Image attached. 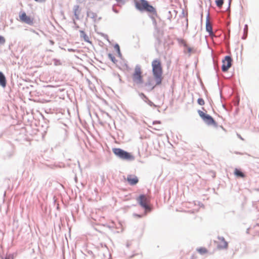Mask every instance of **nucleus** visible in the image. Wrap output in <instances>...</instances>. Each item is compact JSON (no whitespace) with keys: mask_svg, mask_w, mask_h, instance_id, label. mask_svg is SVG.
Segmentation results:
<instances>
[{"mask_svg":"<svg viewBox=\"0 0 259 259\" xmlns=\"http://www.w3.org/2000/svg\"><path fill=\"white\" fill-rule=\"evenodd\" d=\"M117 2L120 5H124L125 3V2L123 0H116Z\"/></svg>","mask_w":259,"mask_h":259,"instance_id":"28","label":"nucleus"},{"mask_svg":"<svg viewBox=\"0 0 259 259\" xmlns=\"http://www.w3.org/2000/svg\"><path fill=\"white\" fill-rule=\"evenodd\" d=\"M68 51L70 52H74V50L72 49H68Z\"/></svg>","mask_w":259,"mask_h":259,"instance_id":"36","label":"nucleus"},{"mask_svg":"<svg viewBox=\"0 0 259 259\" xmlns=\"http://www.w3.org/2000/svg\"><path fill=\"white\" fill-rule=\"evenodd\" d=\"M231 1L232 0H229V6H228V9H230Z\"/></svg>","mask_w":259,"mask_h":259,"instance_id":"38","label":"nucleus"},{"mask_svg":"<svg viewBox=\"0 0 259 259\" xmlns=\"http://www.w3.org/2000/svg\"><path fill=\"white\" fill-rule=\"evenodd\" d=\"M218 239L220 241V243L218 244V248L219 249H227L228 248V242L225 240L223 236H218Z\"/></svg>","mask_w":259,"mask_h":259,"instance_id":"9","label":"nucleus"},{"mask_svg":"<svg viewBox=\"0 0 259 259\" xmlns=\"http://www.w3.org/2000/svg\"><path fill=\"white\" fill-rule=\"evenodd\" d=\"M53 61L55 66L61 65V63L60 61L57 59H53Z\"/></svg>","mask_w":259,"mask_h":259,"instance_id":"24","label":"nucleus"},{"mask_svg":"<svg viewBox=\"0 0 259 259\" xmlns=\"http://www.w3.org/2000/svg\"><path fill=\"white\" fill-rule=\"evenodd\" d=\"M113 153L118 158L124 159L131 160L134 159V157L131 153L124 151V150L115 148L113 149Z\"/></svg>","mask_w":259,"mask_h":259,"instance_id":"3","label":"nucleus"},{"mask_svg":"<svg viewBox=\"0 0 259 259\" xmlns=\"http://www.w3.org/2000/svg\"><path fill=\"white\" fill-rule=\"evenodd\" d=\"M197 103L200 105H203L205 104V102L202 98H198L197 100Z\"/></svg>","mask_w":259,"mask_h":259,"instance_id":"26","label":"nucleus"},{"mask_svg":"<svg viewBox=\"0 0 259 259\" xmlns=\"http://www.w3.org/2000/svg\"><path fill=\"white\" fill-rule=\"evenodd\" d=\"M50 43L51 44L53 45L54 42L53 40H50Z\"/></svg>","mask_w":259,"mask_h":259,"instance_id":"41","label":"nucleus"},{"mask_svg":"<svg viewBox=\"0 0 259 259\" xmlns=\"http://www.w3.org/2000/svg\"><path fill=\"white\" fill-rule=\"evenodd\" d=\"M248 31V25L245 24L244 28V32L247 33Z\"/></svg>","mask_w":259,"mask_h":259,"instance_id":"29","label":"nucleus"},{"mask_svg":"<svg viewBox=\"0 0 259 259\" xmlns=\"http://www.w3.org/2000/svg\"><path fill=\"white\" fill-rule=\"evenodd\" d=\"M135 8L138 11L143 12H146L151 13L154 16H157L156 9L151 5L146 0H134Z\"/></svg>","mask_w":259,"mask_h":259,"instance_id":"2","label":"nucleus"},{"mask_svg":"<svg viewBox=\"0 0 259 259\" xmlns=\"http://www.w3.org/2000/svg\"><path fill=\"white\" fill-rule=\"evenodd\" d=\"M154 130H159V128H155H155H154Z\"/></svg>","mask_w":259,"mask_h":259,"instance_id":"42","label":"nucleus"},{"mask_svg":"<svg viewBox=\"0 0 259 259\" xmlns=\"http://www.w3.org/2000/svg\"><path fill=\"white\" fill-rule=\"evenodd\" d=\"M108 58L111 60V61L114 63H116L117 61V60L115 59V57L111 53H109L108 54Z\"/></svg>","mask_w":259,"mask_h":259,"instance_id":"22","label":"nucleus"},{"mask_svg":"<svg viewBox=\"0 0 259 259\" xmlns=\"http://www.w3.org/2000/svg\"><path fill=\"white\" fill-rule=\"evenodd\" d=\"M114 48L115 50L116 51V52H117L118 57H121L122 55L120 52L119 46L117 44H116L114 45Z\"/></svg>","mask_w":259,"mask_h":259,"instance_id":"20","label":"nucleus"},{"mask_svg":"<svg viewBox=\"0 0 259 259\" xmlns=\"http://www.w3.org/2000/svg\"><path fill=\"white\" fill-rule=\"evenodd\" d=\"M79 8V7L78 5H75L74 6V8H73L74 15L76 19H79L78 14H77V12Z\"/></svg>","mask_w":259,"mask_h":259,"instance_id":"19","label":"nucleus"},{"mask_svg":"<svg viewBox=\"0 0 259 259\" xmlns=\"http://www.w3.org/2000/svg\"><path fill=\"white\" fill-rule=\"evenodd\" d=\"M224 0H215V3L217 6L220 8H222L224 4Z\"/></svg>","mask_w":259,"mask_h":259,"instance_id":"21","label":"nucleus"},{"mask_svg":"<svg viewBox=\"0 0 259 259\" xmlns=\"http://www.w3.org/2000/svg\"><path fill=\"white\" fill-rule=\"evenodd\" d=\"M135 255V254H133V255H132L131 256V257H133V256H134Z\"/></svg>","mask_w":259,"mask_h":259,"instance_id":"43","label":"nucleus"},{"mask_svg":"<svg viewBox=\"0 0 259 259\" xmlns=\"http://www.w3.org/2000/svg\"><path fill=\"white\" fill-rule=\"evenodd\" d=\"M73 23L76 25L75 27V29H78L79 28V26L78 25H76V22H75L74 20H73Z\"/></svg>","mask_w":259,"mask_h":259,"instance_id":"35","label":"nucleus"},{"mask_svg":"<svg viewBox=\"0 0 259 259\" xmlns=\"http://www.w3.org/2000/svg\"><path fill=\"white\" fill-rule=\"evenodd\" d=\"M113 11L116 13H118V11L117 10H116V9H114V8H113Z\"/></svg>","mask_w":259,"mask_h":259,"instance_id":"39","label":"nucleus"},{"mask_svg":"<svg viewBox=\"0 0 259 259\" xmlns=\"http://www.w3.org/2000/svg\"><path fill=\"white\" fill-rule=\"evenodd\" d=\"M189 51L190 52L191 51V49H189Z\"/></svg>","mask_w":259,"mask_h":259,"instance_id":"45","label":"nucleus"},{"mask_svg":"<svg viewBox=\"0 0 259 259\" xmlns=\"http://www.w3.org/2000/svg\"><path fill=\"white\" fill-rule=\"evenodd\" d=\"M104 246H105V247H107V246H106V245H105V244L104 245Z\"/></svg>","mask_w":259,"mask_h":259,"instance_id":"44","label":"nucleus"},{"mask_svg":"<svg viewBox=\"0 0 259 259\" xmlns=\"http://www.w3.org/2000/svg\"><path fill=\"white\" fill-rule=\"evenodd\" d=\"M102 35L104 36V37L108 41H109V39H108V36L107 34H102Z\"/></svg>","mask_w":259,"mask_h":259,"instance_id":"33","label":"nucleus"},{"mask_svg":"<svg viewBox=\"0 0 259 259\" xmlns=\"http://www.w3.org/2000/svg\"><path fill=\"white\" fill-rule=\"evenodd\" d=\"M46 0H35V1L37 2H45Z\"/></svg>","mask_w":259,"mask_h":259,"instance_id":"37","label":"nucleus"},{"mask_svg":"<svg viewBox=\"0 0 259 259\" xmlns=\"http://www.w3.org/2000/svg\"><path fill=\"white\" fill-rule=\"evenodd\" d=\"M6 84L7 81L6 77L4 74L2 72L0 71V85L2 87L5 88L6 87Z\"/></svg>","mask_w":259,"mask_h":259,"instance_id":"14","label":"nucleus"},{"mask_svg":"<svg viewBox=\"0 0 259 259\" xmlns=\"http://www.w3.org/2000/svg\"><path fill=\"white\" fill-rule=\"evenodd\" d=\"M197 250L201 254H203L207 252V249L204 247H200Z\"/></svg>","mask_w":259,"mask_h":259,"instance_id":"23","label":"nucleus"},{"mask_svg":"<svg viewBox=\"0 0 259 259\" xmlns=\"http://www.w3.org/2000/svg\"><path fill=\"white\" fill-rule=\"evenodd\" d=\"M19 17L21 21L29 25H32L33 24V19L29 16H27L25 12H23L20 15Z\"/></svg>","mask_w":259,"mask_h":259,"instance_id":"8","label":"nucleus"},{"mask_svg":"<svg viewBox=\"0 0 259 259\" xmlns=\"http://www.w3.org/2000/svg\"><path fill=\"white\" fill-rule=\"evenodd\" d=\"M126 180L132 186L135 185L139 182V179L137 176L131 175H127Z\"/></svg>","mask_w":259,"mask_h":259,"instance_id":"10","label":"nucleus"},{"mask_svg":"<svg viewBox=\"0 0 259 259\" xmlns=\"http://www.w3.org/2000/svg\"><path fill=\"white\" fill-rule=\"evenodd\" d=\"M152 73L156 85H160L162 80V68L160 61L156 59L152 62Z\"/></svg>","mask_w":259,"mask_h":259,"instance_id":"1","label":"nucleus"},{"mask_svg":"<svg viewBox=\"0 0 259 259\" xmlns=\"http://www.w3.org/2000/svg\"><path fill=\"white\" fill-rule=\"evenodd\" d=\"M234 174L236 176L240 178H244L245 177V175L243 173V172L241 170L237 168H235Z\"/></svg>","mask_w":259,"mask_h":259,"instance_id":"17","label":"nucleus"},{"mask_svg":"<svg viewBox=\"0 0 259 259\" xmlns=\"http://www.w3.org/2000/svg\"><path fill=\"white\" fill-rule=\"evenodd\" d=\"M232 59L231 56H226L224 59L222 60L223 65L222 70L223 72H226L232 65Z\"/></svg>","mask_w":259,"mask_h":259,"instance_id":"7","label":"nucleus"},{"mask_svg":"<svg viewBox=\"0 0 259 259\" xmlns=\"http://www.w3.org/2000/svg\"><path fill=\"white\" fill-rule=\"evenodd\" d=\"M139 96L143 100V101L147 103L150 106L156 107V105H155L151 101H150L144 94L141 93L139 94Z\"/></svg>","mask_w":259,"mask_h":259,"instance_id":"12","label":"nucleus"},{"mask_svg":"<svg viewBox=\"0 0 259 259\" xmlns=\"http://www.w3.org/2000/svg\"><path fill=\"white\" fill-rule=\"evenodd\" d=\"M87 14L88 17L92 19L94 22H96L97 15L95 13L91 11H88Z\"/></svg>","mask_w":259,"mask_h":259,"instance_id":"16","label":"nucleus"},{"mask_svg":"<svg viewBox=\"0 0 259 259\" xmlns=\"http://www.w3.org/2000/svg\"><path fill=\"white\" fill-rule=\"evenodd\" d=\"M160 123H161V121H159V120H155V121H153V123H152V124H153V125L156 124H160Z\"/></svg>","mask_w":259,"mask_h":259,"instance_id":"30","label":"nucleus"},{"mask_svg":"<svg viewBox=\"0 0 259 259\" xmlns=\"http://www.w3.org/2000/svg\"><path fill=\"white\" fill-rule=\"evenodd\" d=\"M131 245V244L130 242H127V243L126 244V247L128 248Z\"/></svg>","mask_w":259,"mask_h":259,"instance_id":"34","label":"nucleus"},{"mask_svg":"<svg viewBox=\"0 0 259 259\" xmlns=\"http://www.w3.org/2000/svg\"><path fill=\"white\" fill-rule=\"evenodd\" d=\"M132 79L133 81L137 84H140L143 83L141 69L139 65L136 66L134 73L132 75Z\"/></svg>","mask_w":259,"mask_h":259,"instance_id":"4","label":"nucleus"},{"mask_svg":"<svg viewBox=\"0 0 259 259\" xmlns=\"http://www.w3.org/2000/svg\"><path fill=\"white\" fill-rule=\"evenodd\" d=\"M3 259H14L13 255L11 254L7 255L5 257L3 258Z\"/></svg>","mask_w":259,"mask_h":259,"instance_id":"27","label":"nucleus"},{"mask_svg":"<svg viewBox=\"0 0 259 259\" xmlns=\"http://www.w3.org/2000/svg\"><path fill=\"white\" fill-rule=\"evenodd\" d=\"M145 87L148 88V90L149 91H151L153 90L154 88L157 85L154 84V80L152 78L149 77L148 79V81L145 84Z\"/></svg>","mask_w":259,"mask_h":259,"instance_id":"11","label":"nucleus"},{"mask_svg":"<svg viewBox=\"0 0 259 259\" xmlns=\"http://www.w3.org/2000/svg\"><path fill=\"white\" fill-rule=\"evenodd\" d=\"M80 32V37L81 38H83V40L85 42H91L90 41V38L88 35L84 32L83 30H79Z\"/></svg>","mask_w":259,"mask_h":259,"instance_id":"15","label":"nucleus"},{"mask_svg":"<svg viewBox=\"0 0 259 259\" xmlns=\"http://www.w3.org/2000/svg\"><path fill=\"white\" fill-rule=\"evenodd\" d=\"M136 200L140 205V206L145 209V211H150L151 210V208L148 204L149 200L146 195H140L137 198Z\"/></svg>","mask_w":259,"mask_h":259,"instance_id":"5","label":"nucleus"},{"mask_svg":"<svg viewBox=\"0 0 259 259\" xmlns=\"http://www.w3.org/2000/svg\"><path fill=\"white\" fill-rule=\"evenodd\" d=\"M237 136H238V137L239 138H240L241 140H243V139L241 137V136H240V135H238H238H237Z\"/></svg>","mask_w":259,"mask_h":259,"instance_id":"40","label":"nucleus"},{"mask_svg":"<svg viewBox=\"0 0 259 259\" xmlns=\"http://www.w3.org/2000/svg\"><path fill=\"white\" fill-rule=\"evenodd\" d=\"M6 42V39L5 37L2 35H0V45H4Z\"/></svg>","mask_w":259,"mask_h":259,"instance_id":"25","label":"nucleus"},{"mask_svg":"<svg viewBox=\"0 0 259 259\" xmlns=\"http://www.w3.org/2000/svg\"><path fill=\"white\" fill-rule=\"evenodd\" d=\"M198 113L203 121L207 125H217L216 121L209 114H206L200 110L198 111Z\"/></svg>","mask_w":259,"mask_h":259,"instance_id":"6","label":"nucleus"},{"mask_svg":"<svg viewBox=\"0 0 259 259\" xmlns=\"http://www.w3.org/2000/svg\"><path fill=\"white\" fill-rule=\"evenodd\" d=\"M209 14L208 13L206 20V30L209 33V35H211L213 33V31L212 27L209 23Z\"/></svg>","mask_w":259,"mask_h":259,"instance_id":"13","label":"nucleus"},{"mask_svg":"<svg viewBox=\"0 0 259 259\" xmlns=\"http://www.w3.org/2000/svg\"><path fill=\"white\" fill-rule=\"evenodd\" d=\"M247 36V33H245V32H244V34H243V35L242 36V38L243 39H246V38Z\"/></svg>","mask_w":259,"mask_h":259,"instance_id":"32","label":"nucleus"},{"mask_svg":"<svg viewBox=\"0 0 259 259\" xmlns=\"http://www.w3.org/2000/svg\"><path fill=\"white\" fill-rule=\"evenodd\" d=\"M151 18L152 19V24L154 25V29H155V31H156L157 32H159V30L157 27V22H156V21L155 18L152 16H151Z\"/></svg>","mask_w":259,"mask_h":259,"instance_id":"18","label":"nucleus"},{"mask_svg":"<svg viewBox=\"0 0 259 259\" xmlns=\"http://www.w3.org/2000/svg\"><path fill=\"white\" fill-rule=\"evenodd\" d=\"M133 215L135 217H137L138 218H142V215L141 214H137V213H134L133 214Z\"/></svg>","mask_w":259,"mask_h":259,"instance_id":"31","label":"nucleus"}]
</instances>
